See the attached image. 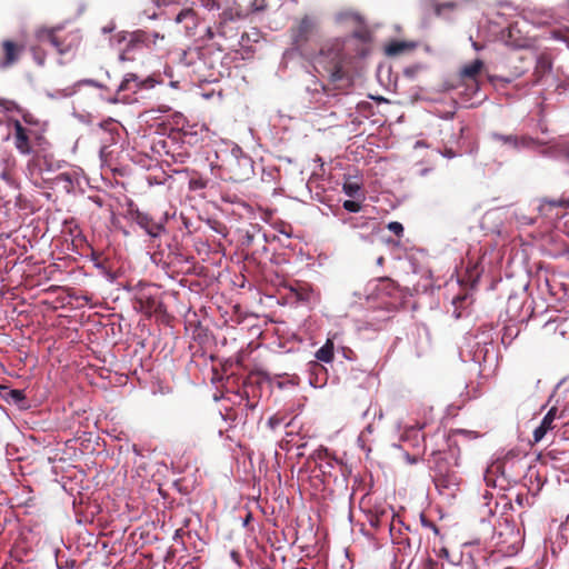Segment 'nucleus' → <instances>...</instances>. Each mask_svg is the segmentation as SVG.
<instances>
[{
    "instance_id": "4468645a",
    "label": "nucleus",
    "mask_w": 569,
    "mask_h": 569,
    "mask_svg": "<svg viewBox=\"0 0 569 569\" xmlns=\"http://www.w3.org/2000/svg\"><path fill=\"white\" fill-rule=\"evenodd\" d=\"M3 57L0 59V68L7 69L16 64L24 50V44L6 39L1 42Z\"/></svg>"
},
{
    "instance_id": "79ce46f5",
    "label": "nucleus",
    "mask_w": 569,
    "mask_h": 569,
    "mask_svg": "<svg viewBox=\"0 0 569 569\" xmlns=\"http://www.w3.org/2000/svg\"><path fill=\"white\" fill-rule=\"evenodd\" d=\"M416 461H417V459H416V458H410V462H411V463H415Z\"/></svg>"
},
{
    "instance_id": "dca6fc26",
    "label": "nucleus",
    "mask_w": 569,
    "mask_h": 569,
    "mask_svg": "<svg viewBox=\"0 0 569 569\" xmlns=\"http://www.w3.org/2000/svg\"><path fill=\"white\" fill-rule=\"evenodd\" d=\"M491 138L501 143L502 146H507L511 149L519 148H529L535 144V140L529 136H515V134H501V133H492Z\"/></svg>"
},
{
    "instance_id": "aec40b11",
    "label": "nucleus",
    "mask_w": 569,
    "mask_h": 569,
    "mask_svg": "<svg viewBox=\"0 0 569 569\" xmlns=\"http://www.w3.org/2000/svg\"><path fill=\"white\" fill-rule=\"evenodd\" d=\"M458 8V3L455 1L435 2L432 9L436 16L441 17L453 12Z\"/></svg>"
},
{
    "instance_id": "37998d69",
    "label": "nucleus",
    "mask_w": 569,
    "mask_h": 569,
    "mask_svg": "<svg viewBox=\"0 0 569 569\" xmlns=\"http://www.w3.org/2000/svg\"><path fill=\"white\" fill-rule=\"evenodd\" d=\"M458 439H453V445H458Z\"/></svg>"
},
{
    "instance_id": "f704fd0d",
    "label": "nucleus",
    "mask_w": 569,
    "mask_h": 569,
    "mask_svg": "<svg viewBox=\"0 0 569 569\" xmlns=\"http://www.w3.org/2000/svg\"><path fill=\"white\" fill-rule=\"evenodd\" d=\"M190 14H193L192 10H186V11H182V12H180V13L177 16V21H178V22H181L183 18H186L187 16H190Z\"/></svg>"
},
{
    "instance_id": "58836bf2",
    "label": "nucleus",
    "mask_w": 569,
    "mask_h": 569,
    "mask_svg": "<svg viewBox=\"0 0 569 569\" xmlns=\"http://www.w3.org/2000/svg\"><path fill=\"white\" fill-rule=\"evenodd\" d=\"M367 53L366 49L361 48L357 51V54L365 56Z\"/></svg>"
},
{
    "instance_id": "c756f323",
    "label": "nucleus",
    "mask_w": 569,
    "mask_h": 569,
    "mask_svg": "<svg viewBox=\"0 0 569 569\" xmlns=\"http://www.w3.org/2000/svg\"><path fill=\"white\" fill-rule=\"evenodd\" d=\"M388 229L393 232L397 237H401L403 233V226L398 221L388 223Z\"/></svg>"
},
{
    "instance_id": "6ab92c4d",
    "label": "nucleus",
    "mask_w": 569,
    "mask_h": 569,
    "mask_svg": "<svg viewBox=\"0 0 569 569\" xmlns=\"http://www.w3.org/2000/svg\"><path fill=\"white\" fill-rule=\"evenodd\" d=\"M0 397L13 403H19L26 399V395L22 390L10 389L7 386H0Z\"/></svg>"
},
{
    "instance_id": "a211bd4d",
    "label": "nucleus",
    "mask_w": 569,
    "mask_h": 569,
    "mask_svg": "<svg viewBox=\"0 0 569 569\" xmlns=\"http://www.w3.org/2000/svg\"><path fill=\"white\" fill-rule=\"evenodd\" d=\"M415 48L416 44L413 42L395 41L387 47L386 52L388 56H399L403 52L411 51Z\"/></svg>"
},
{
    "instance_id": "cd10ccee",
    "label": "nucleus",
    "mask_w": 569,
    "mask_h": 569,
    "mask_svg": "<svg viewBox=\"0 0 569 569\" xmlns=\"http://www.w3.org/2000/svg\"><path fill=\"white\" fill-rule=\"evenodd\" d=\"M20 114L26 124H29V126H38L39 124V120L31 112L22 109Z\"/></svg>"
},
{
    "instance_id": "f8f14e48",
    "label": "nucleus",
    "mask_w": 569,
    "mask_h": 569,
    "mask_svg": "<svg viewBox=\"0 0 569 569\" xmlns=\"http://www.w3.org/2000/svg\"><path fill=\"white\" fill-rule=\"evenodd\" d=\"M367 521L373 529H379L383 525H388L390 527V531L395 529L396 526V515L391 508H386L383 506H375L367 513ZM398 522H401L398 519Z\"/></svg>"
},
{
    "instance_id": "f257e3e1",
    "label": "nucleus",
    "mask_w": 569,
    "mask_h": 569,
    "mask_svg": "<svg viewBox=\"0 0 569 569\" xmlns=\"http://www.w3.org/2000/svg\"><path fill=\"white\" fill-rule=\"evenodd\" d=\"M355 40L366 41V32H355L351 38L329 39L323 42L315 56V63L323 70L332 83L350 86L352 82L351 63Z\"/></svg>"
},
{
    "instance_id": "a878e982",
    "label": "nucleus",
    "mask_w": 569,
    "mask_h": 569,
    "mask_svg": "<svg viewBox=\"0 0 569 569\" xmlns=\"http://www.w3.org/2000/svg\"><path fill=\"white\" fill-rule=\"evenodd\" d=\"M0 108L4 111L21 112L22 108L13 100L0 98Z\"/></svg>"
},
{
    "instance_id": "c9c22d12",
    "label": "nucleus",
    "mask_w": 569,
    "mask_h": 569,
    "mask_svg": "<svg viewBox=\"0 0 569 569\" xmlns=\"http://www.w3.org/2000/svg\"><path fill=\"white\" fill-rule=\"evenodd\" d=\"M279 423H280V420L276 416H273L269 419V425L271 426V428H274Z\"/></svg>"
},
{
    "instance_id": "4be33fe9",
    "label": "nucleus",
    "mask_w": 569,
    "mask_h": 569,
    "mask_svg": "<svg viewBox=\"0 0 569 569\" xmlns=\"http://www.w3.org/2000/svg\"><path fill=\"white\" fill-rule=\"evenodd\" d=\"M228 17H229V13L227 11H224L221 16V21L217 28V33L222 38L231 37L230 32L232 31V28H230L228 24V21H227Z\"/></svg>"
},
{
    "instance_id": "e433bc0d",
    "label": "nucleus",
    "mask_w": 569,
    "mask_h": 569,
    "mask_svg": "<svg viewBox=\"0 0 569 569\" xmlns=\"http://www.w3.org/2000/svg\"><path fill=\"white\" fill-rule=\"evenodd\" d=\"M206 36L208 39H212L214 37V32L212 31L211 28L207 29Z\"/></svg>"
},
{
    "instance_id": "f03ea898",
    "label": "nucleus",
    "mask_w": 569,
    "mask_h": 569,
    "mask_svg": "<svg viewBox=\"0 0 569 569\" xmlns=\"http://www.w3.org/2000/svg\"><path fill=\"white\" fill-rule=\"evenodd\" d=\"M458 459L459 457L452 450L432 452V458L429 461L432 480L441 495L455 497L460 490L462 478L457 470Z\"/></svg>"
},
{
    "instance_id": "4c0bfd02",
    "label": "nucleus",
    "mask_w": 569,
    "mask_h": 569,
    "mask_svg": "<svg viewBox=\"0 0 569 569\" xmlns=\"http://www.w3.org/2000/svg\"><path fill=\"white\" fill-rule=\"evenodd\" d=\"M33 52H34V58H36L37 62L39 64H43V58H41V56H37V51L36 50H33Z\"/></svg>"
},
{
    "instance_id": "423d86ee",
    "label": "nucleus",
    "mask_w": 569,
    "mask_h": 569,
    "mask_svg": "<svg viewBox=\"0 0 569 569\" xmlns=\"http://www.w3.org/2000/svg\"><path fill=\"white\" fill-rule=\"evenodd\" d=\"M163 36L157 32H147L144 30H137L127 36H123L119 41L124 42V47L119 56L121 61H133V52L142 48H150L157 46V41L163 40Z\"/></svg>"
},
{
    "instance_id": "f3484780",
    "label": "nucleus",
    "mask_w": 569,
    "mask_h": 569,
    "mask_svg": "<svg viewBox=\"0 0 569 569\" xmlns=\"http://www.w3.org/2000/svg\"><path fill=\"white\" fill-rule=\"evenodd\" d=\"M335 358V345L332 339L328 338L326 343L317 350L316 359L326 363H330Z\"/></svg>"
},
{
    "instance_id": "7c9ffc66",
    "label": "nucleus",
    "mask_w": 569,
    "mask_h": 569,
    "mask_svg": "<svg viewBox=\"0 0 569 569\" xmlns=\"http://www.w3.org/2000/svg\"><path fill=\"white\" fill-rule=\"evenodd\" d=\"M453 437H459L462 438V440H468L477 438V433L467 430H457L455 431Z\"/></svg>"
},
{
    "instance_id": "9d476101",
    "label": "nucleus",
    "mask_w": 569,
    "mask_h": 569,
    "mask_svg": "<svg viewBox=\"0 0 569 569\" xmlns=\"http://www.w3.org/2000/svg\"><path fill=\"white\" fill-rule=\"evenodd\" d=\"M128 214L139 227H141L149 236L156 238L164 229L163 223L156 221L148 212L141 211L133 202L128 204Z\"/></svg>"
},
{
    "instance_id": "412c9836",
    "label": "nucleus",
    "mask_w": 569,
    "mask_h": 569,
    "mask_svg": "<svg viewBox=\"0 0 569 569\" xmlns=\"http://www.w3.org/2000/svg\"><path fill=\"white\" fill-rule=\"evenodd\" d=\"M361 190V183L357 180H351L348 178L342 184V191L351 198L357 197L358 192Z\"/></svg>"
},
{
    "instance_id": "39448f33",
    "label": "nucleus",
    "mask_w": 569,
    "mask_h": 569,
    "mask_svg": "<svg viewBox=\"0 0 569 569\" xmlns=\"http://www.w3.org/2000/svg\"><path fill=\"white\" fill-rule=\"evenodd\" d=\"M318 22L315 17L306 14L289 29L291 46L300 54H307L308 43L316 34Z\"/></svg>"
},
{
    "instance_id": "7ed1b4c3",
    "label": "nucleus",
    "mask_w": 569,
    "mask_h": 569,
    "mask_svg": "<svg viewBox=\"0 0 569 569\" xmlns=\"http://www.w3.org/2000/svg\"><path fill=\"white\" fill-rule=\"evenodd\" d=\"M40 43L50 44L59 54H66L79 46L76 32H63L61 28H40L36 32Z\"/></svg>"
},
{
    "instance_id": "ddd939ff",
    "label": "nucleus",
    "mask_w": 569,
    "mask_h": 569,
    "mask_svg": "<svg viewBox=\"0 0 569 569\" xmlns=\"http://www.w3.org/2000/svg\"><path fill=\"white\" fill-rule=\"evenodd\" d=\"M568 208V200L565 198L549 199L542 198L538 206V212L541 217L549 221H555L565 216V210Z\"/></svg>"
},
{
    "instance_id": "bb28decb",
    "label": "nucleus",
    "mask_w": 569,
    "mask_h": 569,
    "mask_svg": "<svg viewBox=\"0 0 569 569\" xmlns=\"http://www.w3.org/2000/svg\"><path fill=\"white\" fill-rule=\"evenodd\" d=\"M551 70V62L547 58H539L535 72L542 76Z\"/></svg>"
},
{
    "instance_id": "72a5a7b5",
    "label": "nucleus",
    "mask_w": 569,
    "mask_h": 569,
    "mask_svg": "<svg viewBox=\"0 0 569 569\" xmlns=\"http://www.w3.org/2000/svg\"><path fill=\"white\" fill-rule=\"evenodd\" d=\"M421 522L422 526L430 528L435 533L439 532L438 527L432 521L428 520L425 516H421Z\"/></svg>"
},
{
    "instance_id": "1a4fd4ad",
    "label": "nucleus",
    "mask_w": 569,
    "mask_h": 569,
    "mask_svg": "<svg viewBox=\"0 0 569 569\" xmlns=\"http://www.w3.org/2000/svg\"><path fill=\"white\" fill-rule=\"evenodd\" d=\"M566 418L565 410H559L552 406L542 418L539 426L533 430L532 437L535 442H540L549 432H556L560 422Z\"/></svg>"
},
{
    "instance_id": "473e14b6",
    "label": "nucleus",
    "mask_w": 569,
    "mask_h": 569,
    "mask_svg": "<svg viewBox=\"0 0 569 569\" xmlns=\"http://www.w3.org/2000/svg\"><path fill=\"white\" fill-rule=\"evenodd\" d=\"M310 370L315 375L326 373L327 372L326 368L322 365H320L319 362H317V361L310 362Z\"/></svg>"
},
{
    "instance_id": "2f4dec72",
    "label": "nucleus",
    "mask_w": 569,
    "mask_h": 569,
    "mask_svg": "<svg viewBox=\"0 0 569 569\" xmlns=\"http://www.w3.org/2000/svg\"><path fill=\"white\" fill-rule=\"evenodd\" d=\"M189 186H190V189H192V190H199V189H204L207 187V182L201 178L191 179L189 182Z\"/></svg>"
},
{
    "instance_id": "5701e85b",
    "label": "nucleus",
    "mask_w": 569,
    "mask_h": 569,
    "mask_svg": "<svg viewBox=\"0 0 569 569\" xmlns=\"http://www.w3.org/2000/svg\"><path fill=\"white\" fill-rule=\"evenodd\" d=\"M555 440L569 441V421L565 419L560 422L559 428L555 432Z\"/></svg>"
},
{
    "instance_id": "ea45409f",
    "label": "nucleus",
    "mask_w": 569,
    "mask_h": 569,
    "mask_svg": "<svg viewBox=\"0 0 569 569\" xmlns=\"http://www.w3.org/2000/svg\"><path fill=\"white\" fill-rule=\"evenodd\" d=\"M565 158L569 161V151L566 152Z\"/></svg>"
},
{
    "instance_id": "6e6552de",
    "label": "nucleus",
    "mask_w": 569,
    "mask_h": 569,
    "mask_svg": "<svg viewBox=\"0 0 569 569\" xmlns=\"http://www.w3.org/2000/svg\"><path fill=\"white\" fill-rule=\"evenodd\" d=\"M228 179L233 182H243L253 174V161L249 156L232 157L227 164Z\"/></svg>"
},
{
    "instance_id": "c03bdc74",
    "label": "nucleus",
    "mask_w": 569,
    "mask_h": 569,
    "mask_svg": "<svg viewBox=\"0 0 569 569\" xmlns=\"http://www.w3.org/2000/svg\"><path fill=\"white\" fill-rule=\"evenodd\" d=\"M506 569H513L512 567H507Z\"/></svg>"
},
{
    "instance_id": "9b49d317",
    "label": "nucleus",
    "mask_w": 569,
    "mask_h": 569,
    "mask_svg": "<svg viewBox=\"0 0 569 569\" xmlns=\"http://www.w3.org/2000/svg\"><path fill=\"white\" fill-rule=\"evenodd\" d=\"M10 123L12 124L14 132H13V144L16 149L21 154H30L32 150V139H38V134L30 129H27L22 126L21 121L18 119H11Z\"/></svg>"
},
{
    "instance_id": "2eb2a0df",
    "label": "nucleus",
    "mask_w": 569,
    "mask_h": 569,
    "mask_svg": "<svg viewBox=\"0 0 569 569\" xmlns=\"http://www.w3.org/2000/svg\"><path fill=\"white\" fill-rule=\"evenodd\" d=\"M483 61L476 59L472 62L465 64L460 72V79L467 84L469 89L475 93L479 89L478 78L483 69Z\"/></svg>"
},
{
    "instance_id": "b1692460",
    "label": "nucleus",
    "mask_w": 569,
    "mask_h": 569,
    "mask_svg": "<svg viewBox=\"0 0 569 569\" xmlns=\"http://www.w3.org/2000/svg\"><path fill=\"white\" fill-rule=\"evenodd\" d=\"M379 283L382 286V290H385L388 296H392L393 292L398 289L397 282L388 277L379 278Z\"/></svg>"
},
{
    "instance_id": "a19ab883",
    "label": "nucleus",
    "mask_w": 569,
    "mask_h": 569,
    "mask_svg": "<svg viewBox=\"0 0 569 569\" xmlns=\"http://www.w3.org/2000/svg\"><path fill=\"white\" fill-rule=\"evenodd\" d=\"M382 262H383V258H382V257H380V258L378 259V263H382Z\"/></svg>"
},
{
    "instance_id": "393cba45",
    "label": "nucleus",
    "mask_w": 569,
    "mask_h": 569,
    "mask_svg": "<svg viewBox=\"0 0 569 569\" xmlns=\"http://www.w3.org/2000/svg\"><path fill=\"white\" fill-rule=\"evenodd\" d=\"M339 466L340 469H342V465L338 463V461H331V460H325L322 462H320L318 465V468L320 470V472L323 475V476H331V469H333L335 467Z\"/></svg>"
},
{
    "instance_id": "0eeeda50",
    "label": "nucleus",
    "mask_w": 569,
    "mask_h": 569,
    "mask_svg": "<svg viewBox=\"0 0 569 569\" xmlns=\"http://www.w3.org/2000/svg\"><path fill=\"white\" fill-rule=\"evenodd\" d=\"M156 80L152 77L141 79L136 73H127L116 92V101L131 102V93H138L142 89L153 88Z\"/></svg>"
},
{
    "instance_id": "20e7f679",
    "label": "nucleus",
    "mask_w": 569,
    "mask_h": 569,
    "mask_svg": "<svg viewBox=\"0 0 569 569\" xmlns=\"http://www.w3.org/2000/svg\"><path fill=\"white\" fill-rule=\"evenodd\" d=\"M136 309L147 317L164 315L167 312L161 301L158 288L154 284L139 282L134 293Z\"/></svg>"
},
{
    "instance_id": "c85d7f7f",
    "label": "nucleus",
    "mask_w": 569,
    "mask_h": 569,
    "mask_svg": "<svg viewBox=\"0 0 569 569\" xmlns=\"http://www.w3.org/2000/svg\"><path fill=\"white\" fill-rule=\"evenodd\" d=\"M343 209L349 212H359L361 210V204L353 200H346L342 204Z\"/></svg>"
}]
</instances>
